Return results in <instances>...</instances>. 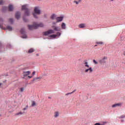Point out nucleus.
Masks as SVG:
<instances>
[{
    "mask_svg": "<svg viewBox=\"0 0 125 125\" xmlns=\"http://www.w3.org/2000/svg\"><path fill=\"white\" fill-rule=\"evenodd\" d=\"M83 65H84L85 68H88L84 70V73H92L93 72V69H92V67H89V64H88V62L87 61L84 60L83 62Z\"/></svg>",
    "mask_w": 125,
    "mask_h": 125,
    "instance_id": "nucleus-1",
    "label": "nucleus"
},
{
    "mask_svg": "<svg viewBox=\"0 0 125 125\" xmlns=\"http://www.w3.org/2000/svg\"><path fill=\"white\" fill-rule=\"evenodd\" d=\"M44 25L42 23H37L36 22H34L33 25H28V27L29 30H34V29H38L39 27H42Z\"/></svg>",
    "mask_w": 125,
    "mask_h": 125,
    "instance_id": "nucleus-2",
    "label": "nucleus"
},
{
    "mask_svg": "<svg viewBox=\"0 0 125 125\" xmlns=\"http://www.w3.org/2000/svg\"><path fill=\"white\" fill-rule=\"evenodd\" d=\"M22 10H24V14L26 16L30 15V10L28 9V5H23L21 8Z\"/></svg>",
    "mask_w": 125,
    "mask_h": 125,
    "instance_id": "nucleus-3",
    "label": "nucleus"
},
{
    "mask_svg": "<svg viewBox=\"0 0 125 125\" xmlns=\"http://www.w3.org/2000/svg\"><path fill=\"white\" fill-rule=\"evenodd\" d=\"M37 14L40 15L41 14V10L39 7H35L34 8V13H33V16L35 18H38L37 17Z\"/></svg>",
    "mask_w": 125,
    "mask_h": 125,
    "instance_id": "nucleus-4",
    "label": "nucleus"
},
{
    "mask_svg": "<svg viewBox=\"0 0 125 125\" xmlns=\"http://www.w3.org/2000/svg\"><path fill=\"white\" fill-rule=\"evenodd\" d=\"M50 34H54V30L52 29L49 30L43 33V36H48Z\"/></svg>",
    "mask_w": 125,
    "mask_h": 125,
    "instance_id": "nucleus-5",
    "label": "nucleus"
},
{
    "mask_svg": "<svg viewBox=\"0 0 125 125\" xmlns=\"http://www.w3.org/2000/svg\"><path fill=\"white\" fill-rule=\"evenodd\" d=\"M52 28L54 30V31H56L57 32H60V31H61V28L58 26H52Z\"/></svg>",
    "mask_w": 125,
    "mask_h": 125,
    "instance_id": "nucleus-6",
    "label": "nucleus"
},
{
    "mask_svg": "<svg viewBox=\"0 0 125 125\" xmlns=\"http://www.w3.org/2000/svg\"><path fill=\"white\" fill-rule=\"evenodd\" d=\"M107 57H104L103 59L99 60V62L100 63V64H102V63H106V61L105 60H107Z\"/></svg>",
    "mask_w": 125,
    "mask_h": 125,
    "instance_id": "nucleus-7",
    "label": "nucleus"
},
{
    "mask_svg": "<svg viewBox=\"0 0 125 125\" xmlns=\"http://www.w3.org/2000/svg\"><path fill=\"white\" fill-rule=\"evenodd\" d=\"M56 23H58V22H61L63 21V17H58L56 18Z\"/></svg>",
    "mask_w": 125,
    "mask_h": 125,
    "instance_id": "nucleus-8",
    "label": "nucleus"
},
{
    "mask_svg": "<svg viewBox=\"0 0 125 125\" xmlns=\"http://www.w3.org/2000/svg\"><path fill=\"white\" fill-rule=\"evenodd\" d=\"M31 74V71H23V77H27V76H29Z\"/></svg>",
    "mask_w": 125,
    "mask_h": 125,
    "instance_id": "nucleus-9",
    "label": "nucleus"
},
{
    "mask_svg": "<svg viewBox=\"0 0 125 125\" xmlns=\"http://www.w3.org/2000/svg\"><path fill=\"white\" fill-rule=\"evenodd\" d=\"M122 103L115 104L112 105V108H115V107H121L122 106Z\"/></svg>",
    "mask_w": 125,
    "mask_h": 125,
    "instance_id": "nucleus-10",
    "label": "nucleus"
},
{
    "mask_svg": "<svg viewBox=\"0 0 125 125\" xmlns=\"http://www.w3.org/2000/svg\"><path fill=\"white\" fill-rule=\"evenodd\" d=\"M78 27L81 29H83V28H85V24L81 23L78 25Z\"/></svg>",
    "mask_w": 125,
    "mask_h": 125,
    "instance_id": "nucleus-11",
    "label": "nucleus"
},
{
    "mask_svg": "<svg viewBox=\"0 0 125 125\" xmlns=\"http://www.w3.org/2000/svg\"><path fill=\"white\" fill-rule=\"evenodd\" d=\"M50 18L51 19H52V20H54V19H56V15H55V14H52L50 16Z\"/></svg>",
    "mask_w": 125,
    "mask_h": 125,
    "instance_id": "nucleus-12",
    "label": "nucleus"
},
{
    "mask_svg": "<svg viewBox=\"0 0 125 125\" xmlns=\"http://www.w3.org/2000/svg\"><path fill=\"white\" fill-rule=\"evenodd\" d=\"M16 18L17 19H19L20 18V12H17L16 13Z\"/></svg>",
    "mask_w": 125,
    "mask_h": 125,
    "instance_id": "nucleus-13",
    "label": "nucleus"
},
{
    "mask_svg": "<svg viewBox=\"0 0 125 125\" xmlns=\"http://www.w3.org/2000/svg\"><path fill=\"white\" fill-rule=\"evenodd\" d=\"M59 116V112L58 111H56L54 113V117L55 118H57V117Z\"/></svg>",
    "mask_w": 125,
    "mask_h": 125,
    "instance_id": "nucleus-14",
    "label": "nucleus"
},
{
    "mask_svg": "<svg viewBox=\"0 0 125 125\" xmlns=\"http://www.w3.org/2000/svg\"><path fill=\"white\" fill-rule=\"evenodd\" d=\"M8 9L9 11H12V10H13V6H12V5H10Z\"/></svg>",
    "mask_w": 125,
    "mask_h": 125,
    "instance_id": "nucleus-15",
    "label": "nucleus"
},
{
    "mask_svg": "<svg viewBox=\"0 0 125 125\" xmlns=\"http://www.w3.org/2000/svg\"><path fill=\"white\" fill-rule=\"evenodd\" d=\"M23 114H25V112H20L17 113H16L15 116H19V115H23Z\"/></svg>",
    "mask_w": 125,
    "mask_h": 125,
    "instance_id": "nucleus-16",
    "label": "nucleus"
},
{
    "mask_svg": "<svg viewBox=\"0 0 125 125\" xmlns=\"http://www.w3.org/2000/svg\"><path fill=\"white\" fill-rule=\"evenodd\" d=\"M62 29H66V24H65V23L62 22Z\"/></svg>",
    "mask_w": 125,
    "mask_h": 125,
    "instance_id": "nucleus-17",
    "label": "nucleus"
},
{
    "mask_svg": "<svg viewBox=\"0 0 125 125\" xmlns=\"http://www.w3.org/2000/svg\"><path fill=\"white\" fill-rule=\"evenodd\" d=\"M34 51H35V50H34V49L33 48H31L28 50V53H33V52H34Z\"/></svg>",
    "mask_w": 125,
    "mask_h": 125,
    "instance_id": "nucleus-18",
    "label": "nucleus"
},
{
    "mask_svg": "<svg viewBox=\"0 0 125 125\" xmlns=\"http://www.w3.org/2000/svg\"><path fill=\"white\" fill-rule=\"evenodd\" d=\"M76 91V90H73L72 92H71L70 93H68L65 94V95L67 96V95H69V94H72V93H74V92H75Z\"/></svg>",
    "mask_w": 125,
    "mask_h": 125,
    "instance_id": "nucleus-19",
    "label": "nucleus"
},
{
    "mask_svg": "<svg viewBox=\"0 0 125 125\" xmlns=\"http://www.w3.org/2000/svg\"><path fill=\"white\" fill-rule=\"evenodd\" d=\"M7 29L9 31H12V27L11 26H7Z\"/></svg>",
    "mask_w": 125,
    "mask_h": 125,
    "instance_id": "nucleus-20",
    "label": "nucleus"
},
{
    "mask_svg": "<svg viewBox=\"0 0 125 125\" xmlns=\"http://www.w3.org/2000/svg\"><path fill=\"white\" fill-rule=\"evenodd\" d=\"M42 79V77H37L36 78H34L33 81H36V80H39V79Z\"/></svg>",
    "mask_w": 125,
    "mask_h": 125,
    "instance_id": "nucleus-21",
    "label": "nucleus"
},
{
    "mask_svg": "<svg viewBox=\"0 0 125 125\" xmlns=\"http://www.w3.org/2000/svg\"><path fill=\"white\" fill-rule=\"evenodd\" d=\"M20 32L21 34H24V33H25V29H24V28H22Z\"/></svg>",
    "mask_w": 125,
    "mask_h": 125,
    "instance_id": "nucleus-22",
    "label": "nucleus"
},
{
    "mask_svg": "<svg viewBox=\"0 0 125 125\" xmlns=\"http://www.w3.org/2000/svg\"><path fill=\"white\" fill-rule=\"evenodd\" d=\"M97 44H103V42H96Z\"/></svg>",
    "mask_w": 125,
    "mask_h": 125,
    "instance_id": "nucleus-23",
    "label": "nucleus"
},
{
    "mask_svg": "<svg viewBox=\"0 0 125 125\" xmlns=\"http://www.w3.org/2000/svg\"><path fill=\"white\" fill-rule=\"evenodd\" d=\"M50 38H56V37H57V35L53 34L50 36Z\"/></svg>",
    "mask_w": 125,
    "mask_h": 125,
    "instance_id": "nucleus-24",
    "label": "nucleus"
},
{
    "mask_svg": "<svg viewBox=\"0 0 125 125\" xmlns=\"http://www.w3.org/2000/svg\"><path fill=\"white\" fill-rule=\"evenodd\" d=\"M4 3V1H3V0H0V4H3Z\"/></svg>",
    "mask_w": 125,
    "mask_h": 125,
    "instance_id": "nucleus-25",
    "label": "nucleus"
},
{
    "mask_svg": "<svg viewBox=\"0 0 125 125\" xmlns=\"http://www.w3.org/2000/svg\"><path fill=\"white\" fill-rule=\"evenodd\" d=\"M93 63H94V64H95L96 65H97V64H98V62H96V61H95V60H93Z\"/></svg>",
    "mask_w": 125,
    "mask_h": 125,
    "instance_id": "nucleus-26",
    "label": "nucleus"
},
{
    "mask_svg": "<svg viewBox=\"0 0 125 125\" xmlns=\"http://www.w3.org/2000/svg\"><path fill=\"white\" fill-rule=\"evenodd\" d=\"M73 3H75V4H77V5L79 4V2H78V1H77V0H74Z\"/></svg>",
    "mask_w": 125,
    "mask_h": 125,
    "instance_id": "nucleus-27",
    "label": "nucleus"
},
{
    "mask_svg": "<svg viewBox=\"0 0 125 125\" xmlns=\"http://www.w3.org/2000/svg\"><path fill=\"white\" fill-rule=\"evenodd\" d=\"M57 37H59L60 36H61V33L60 32H57V35H56Z\"/></svg>",
    "mask_w": 125,
    "mask_h": 125,
    "instance_id": "nucleus-28",
    "label": "nucleus"
},
{
    "mask_svg": "<svg viewBox=\"0 0 125 125\" xmlns=\"http://www.w3.org/2000/svg\"><path fill=\"white\" fill-rule=\"evenodd\" d=\"M32 106H36V103L35 102V101H33L32 102Z\"/></svg>",
    "mask_w": 125,
    "mask_h": 125,
    "instance_id": "nucleus-29",
    "label": "nucleus"
},
{
    "mask_svg": "<svg viewBox=\"0 0 125 125\" xmlns=\"http://www.w3.org/2000/svg\"><path fill=\"white\" fill-rule=\"evenodd\" d=\"M9 22H10V23H13V19H10L9 20Z\"/></svg>",
    "mask_w": 125,
    "mask_h": 125,
    "instance_id": "nucleus-30",
    "label": "nucleus"
},
{
    "mask_svg": "<svg viewBox=\"0 0 125 125\" xmlns=\"http://www.w3.org/2000/svg\"><path fill=\"white\" fill-rule=\"evenodd\" d=\"M20 91L21 92H23V91H24V88L23 87L20 88Z\"/></svg>",
    "mask_w": 125,
    "mask_h": 125,
    "instance_id": "nucleus-31",
    "label": "nucleus"
},
{
    "mask_svg": "<svg viewBox=\"0 0 125 125\" xmlns=\"http://www.w3.org/2000/svg\"><path fill=\"white\" fill-rule=\"evenodd\" d=\"M22 39H26V38H27V35H23V36H22Z\"/></svg>",
    "mask_w": 125,
    "mask_h": 125,
    "instance_id": "nucleus-32",
    "label": "nucleus"
},
{
    "mask_svg": "<svg viewBox=\"0 0 125 125\" xmlns=\"http://www.w3.org/2000/svg\"><path fill=\"white\" fill-rule=\"evenodd\" d=\"M27 109H28V105H26V107H25L24 108H23V111H25V110H27Z\"/></svg>",
    "mask_w": 125,
    "mask_h": 125,
    "instance_id": "nucleus-33",
    "label": "nucleus"
},
{
    "mask_svg": "<svg viewBox=\"0 0 125 125\" xmlns=\"http://www.w3.org/2000/svg\"><path fill=\"white\" fill-rule=\"evenodd\" d=\"M82 0H77V1L78 2V3H81Z\"/></svg>",
    "mask_w": 125,
    "mask_h": 125,
    "instance_id": "nucleus-34",
    "label": "nucleus"
},
{
    "mask_svg": "<svg viewBox=\"0 0 125 125\" xmlns=\"http://www.w3.org/2000/svg\"><path fill=\"white\" fill-rule=\"evenodd\" d=\"M106 124H107V122H103V124H100V125H106Z\"/></svg>",
    "mask_w": 125,
    "mask_h": 125,
    "instance_id": "nucleus-35",
    "label": "nucleus"
},
{
    "mask_svg": "<svg viewBox=\"0 0 125 125\" xmlns=\"http://www.w3.org/2000/svg\"><path fill=\"white\" fill-rule=\"evenodd\" d=\"M36 74V72L35 71H34L33 73H32V75L34 76V75Z\"/></svg>",
    "mask_w": 125,
    "mask_h": 125,
    "instance_id": "nucleus-36",
    "label": "nucleus"
},
{
    "mask_svg": "<svg viewBox=\"0 0 125 125\" xmlns=\"http://www.w3.org/2000/svg\"><path fill=\"white\" fill-rule=\"evenodd\" d=\"M56 23H57V22H53L52 24H53V25H56Z\"/></svg>",
    "mask_w": 125,
    "mask_h": 125,
    "instance_id": "nucleus-37",
    "label": "nucleus"
},
{
    "mask_svg": "<svg viewBox=\"0 0 125 125\" xmlns=\"http://www.w3.org/2000/svg\"><path fill=\"white\" fill-rule=\"evenodd\" d=\"M0 28H1V29H3V30H5V28H2L1 25L0 24Z\"/></svg>",
    "mask_w": 125,
    "mask_h": 125,
    "instance_id": "nucleus-38",
    "label": "nucleus"
},
{
    "mask_svg": "<svg viewBox=\"0 0 125 125\" xmlns=\"http://www.w3.org/2000/svg\"><path fill=\"white\" fill-rule=\"evenodd\" d=\"M95 125H100V123H96Z\"/></svg>",
    "mask_w": 125,
    "mask_h": 125,
    "instance_id": "nucleus-39",
    "label": "nucleus"
},
{
    "mask_svg": "<svg viewBox=\"0 0 125 125\" xmlns=\"http://www.w3.org/2000/svg\"><path fill=\"white\" fill-rule=\"evenodd\" d=\"M125 116H124V115H122V116H121V117H120V118H125Z\"/></svg>",
    "mask_w": 125,
    "mask_h": 125,
    "instance_id": "nucleus-40",
    "label": "nucleus"
},
{
    "mask_svg": "<svg viewBox=\"0 0 125 125\" xmlns=\"http://www.w3.org/2000/svg\"><path fill=\"white\" fill-rule=\"evenodd\" d=\"M28 78H29V79H31V78H33V76H28Z\"/></svg>",
    "mask_w": 125,
    "mask_h": 125,
    "instance_id": "nucleus-41",
    "label": "nucleus"
},
{
    "mask_svg": "<svg viewBox=\"0 0 125 125\" xmlns=\"http://www.w3.org/2000/svg\"><path fill=\"white\" fill-rule=\"evenodd\" d=\"M23 21H24V22H27V21H26L25 19H23Z\"/></svg>",
    "mask_w": 125,
    "mask_h": 125,
    "instance_id": "nucleus-42",
    "label": "nucleus"
},
{
    "mask_svg": "<svg viewBox=\"0 0 125 125\" xmlns=\"http://www.w3.org/2000/svg\"><path fill=\"white\" fill-rule=\"evenodd\" d=\"M2 83H0V85H2Z\"/></svg>",
    "mask_w": 125,
    "mask_h": 125,
    "instance_id": "nucleus-43",
    "label": "nucleus"
},
{
    "mask_svg": "<svg viewBox=\"0 0 125 125\" xmlns=\"http://www.w3.org/2000/svg\"><path fill=\"white\" fill-rule=\"evenodd\" d=\"M124 55L125 56V52H124Z\"/></svg>",
    "mask_w": 125,
    "mask_h": 125,
    "instance_id": "nucleus-44",
    "label": "nucleus"
},
{
    "mask_svg": "<svg viewBox=\"0 0 125 125\" xmlns=\"http://www.w3.org/2000/svg\"><path fill=\"white\" fill-rule=\"evenodd\" d=\"M111 0V1H114V0Z\"/></svg>",
    "mask_w": 125,
    "mask_h": 125,
    "instance_id": "nucleus-45",
    "label": "nucleus"
},
{
    "mask_svg": "<svg viewBox=\"0 0 125 125\" xmlns=\"http://www.w3.org/2000/svg\"><path fill=\"white\" fill-rule=\"evenodd\" d=\"M36 55H37V56H39V54H37Z\"/></svg>",
    "mask_w": 125,
    "mask_h": 125,
    "instance_id": "nucleus-46",
    "label": "nucleus"
},
{
    "mask_svg": "<svg viewBox=\"0 0 125 125\" xmlns=\"http://www.w3.org/2000/svg\"><path fill=\"white\" fill-rule=\"evenodd\" d=\"M94 46H97V45H95Z\"/></svg>",
    "mask_w": 125,
    "mask_h": 125,
    "instance_id": "nucleus-47",
    "label": "nucleus"
},
{
    "mask_svg": "<svg viewBox=\"0 0 125 125\" xmlns=\"http://www.w3.org/2000/svg\"><path fill=\"white\" fill-rule=\"evenodd\" d=\"M48 98H51L50 97H48Z\"/></svg>",
    "mask_w": 125,
    "mask_h": 125,
    "instance_id": "nucleus-48",
    "label": "nucleus"
}]
</instances>
